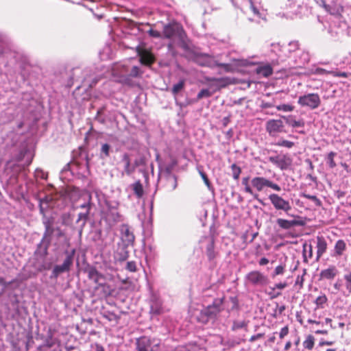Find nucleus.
Instances as JSON below:
<instances>
[{"label": "nucleus", "mask_w": 351, "mask_h": 351, "mask_svg": "<svg viewBox=\"0 0 351 351\" xmlns=\"http://www.w3.org/2000/svg\"><path fill=\"white\" fill-rule=\"evenodd\" d=\"M276 108L278 110L283 111V112H292L294 110V106L291 104H280V105L276 106Z\"/></svg>", "instance_id": "41"}, {"label": "nucleus", "mask_w": 351, "mask_h": 351, "mask_svg": "<svg viewBox=\"0 0 351 351\" xmlns=\"http://www.w3.org/2000/svg\"><path fill=\"white\" fill-rule=\"evenodd\" d=\"M212 95V93L208 89H202L197 94V99H201L204 97H209Z\"/></svg>", "instance_id": "47"}, {"label": "nucleus", "mask_w": 351, "mask_h": 351, "mask_svg": "<svg viewBox=\"0 0 351 351\" xmlns=\"http://www.w3.org/2000/svg\"><path fill=\"white\" fill-rule=\"evenodd\" d=\"M282 118L288 125L294 128H303L305 125L304 121L302 119L296 120L293 115L283 116Z\"/></svg>", "instance_id": "16"}, {"label": "nucleus", "mask_w": 351, "mask_h": 351, "mask_svg": "<svg viewBox=\"0 0 351 351\" xmlns=\"http://www.w3.org/2000/svg\"><path fill=\"white\" fill-rule=\"evenodd\" d=\"M316 247V260L318 261L320 257L326 252L327 249V243L323 237H317Z\"/></svg>", "instance_id": "15"}, {"label": "nucleus", "mask_w": 351, "mask_h": 351, "mask_svg": "<svg viewBox=\"0 0 351 351\" xmlns=\"http://www.w3.org/2000/svg\"><path fill=\"white\" fill-rule=\"evenodd\" d=\"M207 82H213V85L215 86L218 88H224L226 86L232 84V79L229 77H208L206 78Z\"/></svg>", "instance_id": "13"}, {"label": "nucleus", "mask_w": 351, "mask_h": 351, "mask_svg": "<svg viewBox=\"0 0 351 351\" xmlns=\"http://www.w3.org/2000/svg\"><path fill=\"white\" fill-rule=\"evenodd\" d=\"M247 326V324L245 321H234L233 322L232 329V330H237L238 329H241L245 328Z\"/></svg>", "instance_id": "43"}, {"label": "nucleus", "mask_w": 351, "mask_h": 351, "mask_svg": "<svg viewBox=\"0 0 351 351\" xmlns=\"http://www.w3.org/2000/svg\"><path fill=\"white\" fill-rule=\"evenodd\" d=\"M304 348L311 350L314 346V337L312 335H308L303 342Z\"/></svg>", "instance_id": "36"}, {"label": "nucleus", "mask_w": 351, "mask_h": 351, "mask_svg": "<svg viewBox=\"0 0 351 351\" xmlns=\"http://www.w3.org/2000/svg\"><path fill=\"white\" fill-rule=\"evenodd\" d=\"M243 6L249 8L254 15L259 16L260 12L258 8L256 6V3L254 0H245L243 2Z\"/></svg>", "instance_id": "24"}, {"label": "nucleus", "mask_w": 351, "mask_h": 351, "mask_svg": "<svg viewBox=\"0 0 351 351\" xmlns=\"http://www.w3.org/2000/svg\"><path fill=\"white\" fill-rule=\"evenodd\" d=\"M289 333V328L287 326L281 328L279 332V337L280 339H283L285 336H287Z\"/></svg>", "instance_id": "56"}, {"label": "nucleus", "mask_w": 351, "mask_h": 351, "mask_svg": "<svg viewBox=\"0 0 351 351\" xmlns=\"http://www.w3.org/2000/svg\"><path fill=\"white\" fill-rule=\"evenodd\" d=\"M126 269L131 272L136 271V264L134 261H128L125 267Z\"/></svg>", "instance_id": "51"}, {"label": "nucleus", "mask_w": 351, "mask_h": 351, "mask_svg": "<svg viewBox=\"0 0 351 351\" xmlns=\"http://www.w3.org/2000/svg\"><path fill=\"white\" fill-rule=\"evenodd\" d=\"M327 302L326 296L323 294L318 296L315 300V304L317 307H322V305L324 304Z\"/></svg>", "instance_id": "45"}, {"label": "nucleus", "mask_w": 351, "mask_h": 351, "mask_svg": "<svg viewBox=\"0 0 351 351\" xmlns=\"http://www.w3.org/2000/svg\"><path fill=\"white\" fill-rule=\"evenodd\" d=\"M95 351H105L104 347L100 344H95Z\"/></svg>", "instance_id": "63"}, {"label": "nucleus", "mask_w": 351, "mask_h": 351, "mask_svg": "<svg viewBox=\"0 0 351 351\" xmlns=\"http://www.w3.org/2000/svg\"><path fill=\"white\" fill-rule=\"evenodd\" d=\"M338 274V269L334 265H330L328 268L322 270L320 277L323 279H333Z\"/></svg>", "instance_id": "17"}, {"label": "nucleus", "mask_w": 351, "mask_h": 351, "mask_svg": "<svg viewBox=\"0 0 351 351\" xmlns=\"http://www.w3.org/2000/svg\"><path fill=\"white\" fill-rule=\"evenodd\" d=\"M256 73L267 77L273 73V69L269 64L260 66L256 69Z\"/></svg>", "instance_id": "21"}, {"label": "nucleus", "mask_w": 351, "mask_h": 351, "mask_svg": "<svg viewBox=\"0 0 351 351\" xmlns=\"http://www.w3.org/2000/svg\"><path fill=\"white\" fill-rule=\"evenodd\" d=\"M121 162L123 163L124 171L128 175H130L134 170V168L130 165V160L128 154L122 156Z\"/></svg>", "instance_id": "22"}, {"label": "nucleus", "mask_w": 351, "mask_h": 351, "mask_svg": "<svg viewBox=\"0 0 351 351\" xmlns=\"http://www.w3.org/2000/svg\"><path fill=\"white\" fill-rule=\"evenodd\" d=\"M223 298H216L210 305L204 307L198 316V320L203 324L215 319L217 315L223 309Z\"/></svg>", "instance_id": "1"}, {"label": "nucleus", "mask_w": 351, "mask_h": 351, "mask_svg": "<svg viewBox=\"0 0 351 351\" xmlns=\"http://www.w3.org/2000/svg\"><path fill=\"white\" fill-rule=\"evenodd\" d=\"M120 232L121 239L127 244H131L134 242V235L128 225L122 224L120 226Z\"/></svg>", "instance_id": "11"}, {"label": "nucleus", "mask_w": 351, "mask_h": 351, "mask_svg": "<svg viewBox=\"0 0 351 351\" xmlns=\"http://www.w3.org/2000/svg\"><path fill=\"white\" fill-rule=\"evenodd\" d=\"M113 73L115 75L120 76L121 81L128 83V77H136L141 75L140 68L137 66H133L131 69L125 64H118L113 69Z\"/></svg>", "instance_id": "2"}, {"label": "nucleus", "mask_w": 351, "mask_h": 351, "mask_svg": "<svg viewBox=\"0 0 351 351\" xmlns=\"http://www.w3.org/2000/svg\"><path fill=\"white\" fill-rule=\"evenodd\" d=\"M149 33L150 36L155 38H159L160 36V32L156 30L151 29L149 30Z\"/></svg>", "instance_id": "59"}, {"label": "nucleus", "mask_w": 351, "mask_h": 351, "mask_svg": "<svg viewBox=\"0 0 351 351\" xmlns=\"http://www.w3.org/2000/svg\"><path fill=\"white\" fill-rule=\"evenodd\" d=\"M98 80L94 78L93 80V81L91 82V83H89V80L88 78H85L83 83L84 84V86H88V87L91 88L93 87L95 84H97Z\"/></svg>", "instance_id": "57"}, {"label": "nucleus", "mask_w": 351, "mask_h": 351, "mask_svg": "<svg viewBox=\"0 0 351 351\" xmlns=\"http://www.w3.org/2000/svg\"><path fill=\"white\" fill-rule=\"evenodd\" d=\"M51 200L52 197L50 196H45L43 198L40 199V210L42 214H43L45 211L48 208Z\"/></svg>", "instance_id": "26"}, {"label": "nucleus", "mask_w": 351, "mask_h": 351, "mask_svg": "<svg viewBox=\"0 0 351 351\" xmlns=\"http://www.w3.org/2000/svg\"><path fill=\"white\" fill-rule=\"evenodd\" d=\"M199 173L202 178L203 179L205 184L207 186V187L209 189H211V184H210V181H209V180H208V177L206 176V174L204 171H202L201 170H199Z\"/></svg>", "instance_id": "52"}, {"label": "nucleus", "mask_w": 351, "mask_h": 351, "mask_svg": "<svg viewBox=\"0 0 351 351\" xmlns=\"http://www.w3.org/2000/svg\"><path fill=\"white\" fill-rule=\"evenodd\" d=\"M245 279L247 284L253 286H264L268 282L267 276L257 270L249 272Z\"/></svg>", "instance_id": "7"}, {"label": "nucleus", "mask_w": 351, "mask_h": 351, "mask_svg": "<svg viewBox=\"0 0 351 351\" xmlns=\"http://www.w3.org/2000/svg\"><path fill=\"white\" fill-rule=\"evenodd\" d=\"M131 187L138 198H141L143 195V185L139 180L132 184Z\"/></svg>", "instance_id": "25"}, {"label": "nucleus", "mask_w": 351, "mask_h": 351, "mask_svg": "<svg viewBox=\"0 0 351 351\" xmlns=\"http://www.w3.org/2000/svg\"><path fill=\"white\" fill-rule=\"evenodd\" d=\"M303 252L304 253L308 252V258H312L313 256V246L311 244L305 243L303 245Z\"/></svg>", "instance_id": "49"}, {"label": "nucleus", "mask_w": 351, "mask_h": 351, "mask_svg": "<svg viewBox=\"0 0 351 351\" xmlns=\"http://www.w3.org/2000/svg\"><path fill=\"white\" fill-rule=\"evenodd\" d=\"M277 224L282 229L288 230L291 228L298 225V222L295 220H287L279 218L276 220Z\"/></svg>", "instance_id": "19"}, {"label": "nucleus", "mask_w": 351, "mask_h": 351, "mask_svg": "<svg viewBox=\"0 0 351 351\" xmlns=\"http://www.w3.org/2000/svg\"><path fill=\"white\" fill-rule=\"evenodd\" d=\"M337 155V154L334 152H330L328 156H327V164L328 165L329 167L331 169H333L336 167V163L334 160L335 156Z\"/></svg>", "instance_id": "38"}, {"label": "nucleus", "mask_w": 351, "mask_h": 351, "mask_svg": "<svg viewBox=\"0 0 351 351\" xmlns=\"http://www.w3.org/2000/svg\"><path fill=\"white\" fill-rule=\"evenodd\" d=\"M99 276V274L98 273V271L95 269H90L89 271H88V276L90 278L94 280L95 282H97L98 281V277Z\"/></svg>", "instance_id": "50"}, {"label": "nucleus", "mask_w": 351, "mask_h": 351, "mask_svg": "<svg viewBox=\"0 0 351 351\" xmlns=\"http://www.w3.org/2000/svg\"><path fill=\"white\" fill-rule=\"evenodd\" d=\"M43 215V223L45 228V231L44 235H45V237H46L47 235L51 234L53 232V228H52L53 219L51 218L46 217L44 213Z\"/></svg>", "instance_id": "23"}, {"label": "nucleus", "mask_w": 351, "mask_h": 351, "mask_svg": "<svg viewBox=\"0 0 351 351\" xmlns=\"http://www.w3.org/2000/svg\"><path fill=\"white\" fill-rule=\"evenodd\" d=\"M269 161L280 168L281 170L287 169L291 165V160L287 156H270Z\"/></svg>", "instance_id": "10"}, {"label": "nucleus", "mask_w": 351, "mask_h": 351, "mask_svg": "<svg viewBox=\"0 0 351 351\" xmlns=\"http://www.w3.org/2000/svg\"><path fill=\"white\" fill-rule=\"evenodd\" d=\"M200 58L202 61H199V64L202 66L214 68L218 64V62L208 54H203Z\"/></svg>", "instance_id": "18"}, {"label": "nucleus", "mask_w": 351, "mask_h": 351, "mask_svg": "<svg viewBox=\"0 0 351 351\" xmlns=\"http://www.w3.org/2000/svg\"><path fill=\"white\" fill-rule=\"evenodd\" d=\"M298 103L302 107H307L311 110H314L320 106L321 99L317 93H308L300 96Z\"/></svg>", "instance_id": "5"}, {"label": "nucleus", "mask_w": 351, "mask_h": 351, "mask_svg": "<svg viewBox=\"0 0 351 351\" xmlns=\"http://www.w3.org/2000/svg\"><path fill=\"white\" fill-rule=\"evenodd\" d=\"M285 269H286L285 265L281 264V265H278L275 268L274 272L271 274V277L275 278L277 276L283 275L285 271Z\"/></svg>", "instance_id": "37"}, {"label": "nucleus", "mask_w": 351, "mask_h": 351, "mask_svg": "<svg viewBox=\"0 0 351 351\" xmlns=\"http://www.w3.org/2000/svg\"><path fill=\"white\" fill-rule=\"evenodd\" d=\"M276 145L280 147H285L287 148H291L294 145V143L287 140L279 141L276 143Z\"/></svg>", "instance_id": "44"}, {"label": "nucleus", "mask_w": 351, "mask_h": 351, "mask_svg": "<svg viewBox=\"0 0 351 351\" xmlns=\"http://www.w3.org/2000/svg\"><path fill=\"white\" fill-rule=\"evenodd\" d=\"M346 249L347 245L346 242L343 239H339L335 244L334 250L331 254V256L340 257L343 255Z\"/></svg>", "instance_id": "14"}, {"label": "nucleus", "mask_w": 351, "mask_h": 351, "mask_svg": "<svg viewBox=\"0 0 351 351\" xmlns=\"http://www.w3.org/2000/svg\"><path fill=\"white\" fill-rule=\"evenodd\" d=\"M251 184L252 187L258 192H261L266 187L270 188L276 191H281V187L278 184L265 177H254L251 180Z\"/></svg>", "instance_id": "4"}, {"label": "nucleus", "mask_w": 351, "mask_h": 351, "mask_svg": "<svg viewBox=\"0 0 351 351\" xmlns=\"http://www.w3.org/2000/svg\"><path fill=\"white\" fill-rule=\"evenodd\" d=\"M343 280L348 295L351 293V272H348L343 276Z\"/></svg>", "instance_id": "32"}, {"label": "nucleus", "mask_w": 351, "mask_h": 351, "mask_svg": "<svg viewBox=\"0 0 351 351\" xmlns=\"http://www.w3.org/2000/svg\"><path fill=\"white\" fill-rule=\"evenodd\" d=\"M288 286V284L286 282H279L274 285L273 287H270V289L273 291L276 289L282 290L285 289Z\"/></svg>", "instance_id": "53"}, {"label": "nucleus", "mask_w": 351, "mask_h": 351, "mask_svg": "<svg viewBox=\"0 0 351 351\" xmlns=\"http://www.w3.org/2000/svg\"><path fill=\"white\" fill-rule=\"evenodd\" d=\"M73 254H68L62 265H58L53 267L50 278L56 279L60 274L69 271L73 265Z\"/></svg>", "instance_id": "8"}, {"label": "nucleus", "mask_w": 351, "mask_h": 351, "mask_svg": "<svg viewBox=\"0 0 351 351\" xmlns=\"http://www.w3.org/2000/svg\"><path fill=\"white\" fill-rule=\"evenodd\" d=\"M110 146L108 143L101 145L100 156L101 158H105L110 155Z\"/></svg>", "instance_id": "34"}, {"label": "nucleus", "mask_w": 351, "mask_h": 351, "mask_svg": "<svg viewBox=\"0 0 351 351\" xmlns=\"http://www.w3.org/2000/svg\"><path fill=\"white\" fill-rule=\"evenodd\" d=\"M102 316L103 317H104L105 319L110 322H118L119 319V316H118L117 314L111 311H105L102 314Z\"/></svg>", "instance_id": "30"}, {"label": "nucleus", "mask_w": 351, "mask_h": 351, "mask_svg": "<svg viewBox=\"0 0 351 351\" xmlns=\"http://www.w3.org/2000/svg\"><path fill=\"white\" fill-rule=\"evenodd\" d=\"M271 204L277 210H282L288 213L291 210V206L289 200L285 199L276 193H271L268 196Z\"/></svg>", "instance_id": "6"}, {"label": "nucleus", "mask_w": 351, "mask_h": 351, "mask_svg": "<svg viewBox=\"0 0 351 351\" xmlns=\"http://www.w3.org/2000/svg\"><path fill=\"white\" fill-rule=\"evenodd\" d=\"M176 28L171 25H167L164 27L163 34L167 38H173L176 34Z\"/></svg>", "instance_id": "27"}, {"label": "nucleus", "mask_w": 351, "mask_h": 351, "mask_svg": "<svg viewBox=\"0 0 351 351\" xmlns=\"http://www.w3.org/2000/svg\"><path fill=\"white\" fill-rule=\"evenodd\" d=\"M300 196L305 197L306 199H311V201H313L315 203V204L317 206H322L321 200L319 199H318L315 195H312L306 194L305 193H302L300 194Z\"/></svg>", "instance_id": "35"}, {"label": "nucleus", "mask_w": 351, "mask_h": 351, "mask_svg": "<svg viewBox=\"0 0 351 351\" xmlns=\"http://www.w3.org/2000/svg\"><path fill=\"white\" fill-rule=\"evenodd\" d=\"M128 257V253L125 250H122L121 252H118L116 255V258L119 261H125Z\"/></svg>", "instance_id": "48"}, {"label": "nucleus", "mask_w": 351, "mask_h": 351, "mask_svg": "<svg viewBox=\"0 0 351 351\" xmlns=\"http://www.w3.org/2000/svg\"><path fill=\"white\" fill-rule=\"evenodd\" d=\"M342 286V282L341 280H338L334 285V287L336 290L339 291L341 289V287Z\"/></svg>", "instance_id": "62"}, {"label": "nucleus", "mask_w": 351, "mask_h": 351, "mask_svg": "<svg viewBox=\"0 0 351 351\" xmlns=\"http://www.w3.org/2000/svg\"><path fill=\"white\" fill-rule=\"evenodd\" d=\"M162 311L160 302H152L151 304L150 312L153 314H160Z\"/></svg>", "instance_id": "39"}, {"label": "nucleus", "mask_w": 351, "mask_h": 351, "mask_svg": "<svg viewBox=\"0 0 351 351\" xmlns=\"http://www.w3.org/2000/svg\"><path fill=\"white\" fill-rule=\"evenodd\" d=\"M106 220L112 225L121 220V216L116 210H110L106 215Z\"/></svg>", "instance_id": "20"}, {"label": "nucleus", "mask_w": 351, "mask_h": 351, "mask_svg": "<svg viewBox=\"0 0 351 351\" xmlns=\"http://www.w3.org/2000/svg\"><path fill=\"white\" fill-rule=\"evenodd\" d=\"M231 170L232 173V177L235 180H237L239 178V176L241 173V169L239 167H238L236 164H232L231 165Z\"/></svg>", "instance_id": "40"}, {"label": "nucleus", "mask_w": 351, "mask_h": 351, "mask_svg": "<svg viewBox=\"0 0 351 351\" xmlns=\"http://www.w3.org/2000/svg\"><path fill=\"white\" fill-rule=\"evenodd\" d=\"M206 255L210 261L213 260L216 257L213 240H211L206 247Z\"/></svg>", "instance_id": "29"}, {"label": "nucleus", "mask_w": 351, "mask_h": 351, "mask_svg": "<svg viewBox=\"0 0 351 351\" xmlns=\"http://www.w3.org/2000/svg\"><path fill=\"white\" fill-rule=\"evenodd\" d=\"M216 66L223 68L224 71L228 73L234 71V67L231 64L218 62Z\"/></svg>", "instance_id": "46"}, {"label": "nucleus", "mask_w": 351, "mask_h": 351, "mask_svg": "<svg viewBox=\"0 0 351 351\" xmlns=\"http://www.w3.org/2000/svg\"><path fill=\"white\" fill-rule=\"evenodd\" d=\"M263 336V335L261 333L254 335L250 337V341L253 342V341L261 338Z\"/></svg>", "instance_id": "60"}, {"label": "nucleus", "mask_w": 351, "mask_h": 351, "mask_svg": "<svg viewBox=\"0 0 351 351\" xmlns=\"http://www.w3.org/2000/svg\"><path fill=\"white\" fill-rule=\"evenodd\" d=\"M88 215H89V208H88L87 210H85V212L80 213L78 214V217H77L76 222L77 223L82 222V223H81L82 228L85 226L86 221L88 220Z\"/></svg>", "instance_id": "28"}, {"label": "nucleus", "mask_w": 351, "mask_h": 351, "mask_svg": "<svg viewBox=\"0 0 351 351\" xmlns=\"http://www.w3.org/2000/svg\"><path fill=\"white\" fill-rule=\"evenodd\" d=\"M35 176L37 178H40L41 179H47V174L41 169H36L35 171Z\"/></svg>", "instance_id": "54"}, {"label": "nucleus", "mask_w": 351, "mask_h": 351, "mask_svg": "<svg viewBox=\"0 0 351 351\" xmlns=\"http://www.w3.org/2000/svg\"><path fill=\"white\" fill-rule=\"evenodd\" d=\"M284 125L280 119H270L266 123V130L270 136L283 132Z\"/></svg>", "instance_id": "9"}, {"label": "nucleus", "mask_w": 351, "mask_h": 351, "mask_svg": "<svg viewBox=\"0 0 351 351\" xmlns=\"http://www.w3.org/2000/svg\"><path fill=\"white\" fill-rule=\"evenodd\" d=\"M136 51L140 57V62L142 64L149 65L154 62V58L153 56L146 49H142L141 47H137Z\"/></svg>", "instance_id": "12"}, {"label": "nucleus", "mask_w": 351, "mask_h": 351, "mask_svg": "<svg viewBox=\"0 0 351 351\" xmlns=\"http://www.w3.org/2000/svg\"><path fill=\"white\" fill-rule=\"evenodd\" d=\"M61 219L62 224L69 225L70 223V215L69 213L62 215Z\"/></svg>", "instance_id": "55"}, {"label": "nucleus", "mask_w": 351, "mask_h": 351, "mask_svg": "<svg viewBox=\"0 0 351 351\" xmlns=\"http://www.w3.org/2000/svg\"><path fill=\"white\" fill-rule=\"evenodd\" d=\"M138 351H160V340L149 337H141L136 340Z\"/></svg>", "instance_id": "3"}, {"label": "nucleus", "mask_w": 351, "mask_h": 351, "mask_svg": "<svg viewBox=\"0 0 351 351\" xmlns=\"http://www.w3.org/2000/svg\"><path fill=\"white\" fill-rule=\"evenodd\" d=\"M302 56L304 57L303 64H304L305 62H308V60H309L308 54L307 53L303 52L302 53Z\"/></svg>", "instance_id": "64"}, {"label": "nucleus", "mask_w": 351, "mask_h": 351, "mask_svg": "<svg viewBox=\"0 0 351 351\" xmlns=\"http://www.w3.org/2000/svg\"><path fill=\"white\" fill-rule=\"evenodd\" d=\"M185 82L184 80H180L178 83L173 85L171 93L176 96L180 91H181L184 87Z\"/></svg>", "instance_id": "33"}, {"label": "nucleus", "mask_w": 351, "mask_h": 351, "mask_svg": "<svg viewBox=\"0 0 351 351\" xmlns=\"http://www.w3.org/2000/svg\"><path fill=\"white\" fill-rule=\"evenodd\" d=\"M242 184L245 186L244 191L245 193L253 195L256 198L257 195H254L252 187L249 185V177H245L242 179Z\"/></svg>", "instance_id": "31"}, {"label": "nucleus", "mask_w": 351, "mask_h": 351, "mask_svg": "<svg viewBox=\"0 0 351 351\" xmlns=\"http://www.w3.org/2000/svg\"><path fill=\"white\" fill-rule=\"evenodd\" d=\"M269 263V260L265 258V257H263V258H261L259 261H258V264L261 265V266H263V265H265Z\"/></svg>", "instance_id": "61"}, {"label": "nucleus", "mask_w": 351, "mask_h": 351, "mask_svg": "<svg viewBox=\"0 0 351 351\" xmlns=\"http://www.w3.org/2000/svg\"><path fill=\"white\" fill-rule=\"evenodd\" d=\"M299 48V43L298 41H291L289 43L287 47H286V50L289 52H294L298 50Z\"/></svg>", "instance_id": "42"}, {"label": "nucleus", "mask_w": 351, "mask_h": 351, "mask_svg": "<svg viewBox=\"0 0 351 351\" xmlns=\"http://www.w3.org/2000/svg\"><path fill=\"white\" fill-rule=\"evenodd\" d=\"M315 73L316 74H319V75H325V74L330 73L331 72L330 71H328L326 69H322V68H317V69H315Z\"/></svg>", "instance_id": "58"}]
</instances>
